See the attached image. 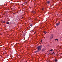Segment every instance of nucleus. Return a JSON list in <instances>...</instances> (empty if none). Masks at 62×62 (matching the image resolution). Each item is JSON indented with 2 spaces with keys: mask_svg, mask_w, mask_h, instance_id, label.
<instances>
[{
  "mask_svg": "<svg viewBox=\"0 0 62 62\" xmlns=\"http://www.w3.org/2000/svg\"><path fill=\"white\" fill-rule=\"evenodd\" d=\"M57 60L56 59H55V62H57Z\"/></svg>",
  "mask_w": 62,
  "mask_h": 62,
  "instance_id": "obj_11",
  "label": "nucleus"
},
{
  "mask_svg": "<svg viewBox=\"0 0 62 62\" xmlns=\"http://www.w3.org/2000/svg\"><path fill=\"white\" fill-rule=\"evenodd\" d=\"M22 35H23V37L25 36V33L22 34Z\"/></svg>",
  "mask_w": 62,
  "mask_h": 62,
  "instance_id": "obj_7",
  "label": "nucleus"
},
{
  "mask_svg": "<svg viewBox=\"0 0 62 62\" xmlns=\"http://www.w3.org/2000/svg\"><path fill=\"white\" fill-rule=\"evenodd\" d=\"M39 51H40L39 50H38L36 51H35V53H37V52H39Z\"/></svg>",
  "mask_w": 62,
  "mask_h": 62,
  "instance_id": "obj_6",
  "label": "nucleus"
},
{
  "mask_svg": "<svg viewBox=\"0 0 62 62\" xmlns=\"http://www.w3.org/2000/svg\"><path fill=\"white\" fill-rule=\"evenodd\" d=\"M42 45H40L37 46V50H39V51L41 50V48H42Z\"/></svg>",
  "mask_w": 62,
  "mask_h": 62,
  "instance_id": "obj_1",
  "label": "nucleus"
},
{
  "mask_svg": "<svg viewBox=\"0 0 62 62\" xmlns=\"http://www.w3.org/2000/svg\"><path fill=\"white\" fill-rule=\"evenodd\" d=\"M6 23L7 24H9V22H7Z\"/></svg>",
  "mask_w": 62,
  "mask_h": 62,
  "instance_id": "obj_8",
  "label": "nucleus"
},
{
  "mask_svg": "<svg viewBox=\"0 0 62 62\" xmlns=\"http://www.w3.org/2000/svg\"><path fill=\"white\" fill-rule=\"evenodd\" d=\"M34 33V34H35L36 33V32H35Z\"/></svg>",
  "mask_w": 62,
  "mask_h": 62,
  "instance_id": "obj_15",
  "label": "nucleus"
},
{
  "mask_svg": "<svg viewBox=\"0 0 62 62\" xmlns=\"http://www.w3.org/2000/svg\"><path fill=\"white\" fill-rule=\"evenodd\" d=\"M44 9V8H42V10H43Z\"/></svg>",
  "mask_w": 62,
  "mask_h": 62,
  "instance_id": "obj_18",
  "label": "nucleus"
},
{
  "mask_svg": "<svg viewBox=\"0 0 62 62\" xmlns=\"http://www.w3.org/2000/svg\"><path fill=\"white\" fill-rule=\"evenodd\" d=\"M44 33H45V34H46V33L45 32V31H44Z\"/></svg>",
  "mask_w": 62,
  "mask_h": 62,
  "instance_id": "obj_16",
  "label": "nucleus"
},
{
  "mask_svg": "<svg viewBox=\"0 0 62 62\" xmlns=\"http://www.w3.org/2000/svg\"><path fill=\"white\" fill-rule=\"evenodd\" d=\"M30 26H31V27H32V24H30Z\"/></svg>",
  "mask_w": 62,
  "mask_h": 62,
  "instance_id": "obj_10",
  "label": "nucleus"
},
{
  "mask_svg": "<svg viewBox=\"0 0 62 62\" xmlns=\"http://www.w3.org/2000/svg\"><path fill=\"white\" fill-rule=\"evenodd\" d=\"M46 50V48H44L42 49V52H44V51H45V50Z\"/></svg>",
  "mask_w": 62,
  "mask_h": 62,
  "instance_id": "obj_2",
  "label": "nucleus"
},
{
  "mask_svg": "<svg viewBox=\"0 0 62 62\" xmlns=\"http://www.w3.org/2000/svg\"><path fill=\"white\" fill-rule=\"evenodd\" d=\"M55 40H57V41H58V39H55Z\"/></svg>",
  "mask_w": 62,
  "mask_h": 62,
  "instance_id": "obj_12",
  "label": "nucleus"
},
{
  "mask_svg": "<svg viewBox=\"0 0 62 62\" xmlns=\"http://www.w3.org/2000/svg\"><path fill=\"white\" fill-rule=\"evenodd\" d=\"M54 37V35H51V37H50V39H51L52 38H53Z\"/></svg>",
  "mask_w": 62,
  "mask_h": 62,
  "instance_id": "obj_3",
  "label": "nucleus"
},
{
  "mask_svg": "<svg viewBox=\"0 0 62 62\" xmlns=\"http://www.w3.org/2000/svg\"><path fill=\"white\" fill-rule=\"evenodd\" d=\"M47 4H50V1H48L47 2Z\"/></svg>",
  "mask_w": 62,
  "mask_h": 62,
  "instance_id": "obj_5",
  "label": "nucleus"
},
{
  "mask_svg": "<svg viewBox=\"0 0 62 62\" xmlns=\"http://www.w3.org/2000/svg\"><path fill=\"white\" fill-rule=\"evenodd\" d=\"M42 40H41V41L40 42L41 43L42 42Z\"/></svg>",
  "mask_w": 62,
  "mask_h": 62,
  "instance_id": "obj_17",
  "label": "nucleus"
},
{
  "mask_svg": "<svg viewBox=\"0 0 62 62\" xmlns=\"http://www.w3.org/2000/svg\"><path fill=\"white\" fill-rule=\"evenodd\" d=\"M5 22H6V21H2V23H5Z\"/></svg>",
  "mask_w": 62,
  "mask_h": 62,
  "instance_id": "obj_13",
  "label": "nucleus"
},
{
  "mask_svg": "<svg viewBox=\"0 0 62 62\" xmlns=\"http://www.w3.org/2000/svg\"><path fill=\"white\" fill-rule=\"evenodd\" d=\"M60 24L59 23H57V24H56V25H57V26H58V25H59Z\"/></svg>",
  "mask_w": 62,
  "mask_h": 62,
  "instance_id": "obj_4",
  "label": "nucleus"
},
{
  "mask_svg": "<svg viewBox=\"0 0 62 62\" xmlns=\"http://www.w3.org/2000/svg\"><path fill=\"white\" fill-rule=\"evenodd\" d=\"M52 54H55V53L54 52H53V53H52Z\"/></svg>",
  "mask_w": 62,
  "mask_h": 62,
  "instance_id": "obj_9",
  "label": "nucleus"
},
{
  "mask_svg": "<svg viewBox=\"0 0 62 62\" xmlns=\"http://www.w3.org/2000/svg\"><path fill=\"white\" fill-rule=\"evenodd\" d=\"M53 49H51V50H50L49 51V52H50V51H53Z\"/></svg>",
  "mask_w": 62,
  "mask_h": 62,
  "instance_id": "obj_14",
  "label": "nucleus"
},
{
  "mask_svg": "<svg viewBox=\"0 0 62 62\" xmlns=\"http://www.w3.org/2000/svg\"><path fill=\"white\" fill-rule=\"evenodd\" d=\"M27 62V61H26V62Z\"/></svg>",
  "mask_w": 62,
  "mask_h": 62,
  "instance_id": "obj_19",
  "label": "nucleus"
}]
</instances>
